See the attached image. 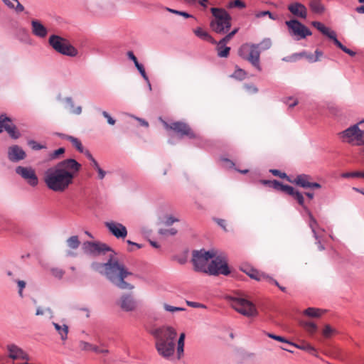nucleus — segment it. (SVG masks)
<instances>
[{
    "instance_id": "1",
    "label": "nucleus",
    "mask_w": 364,
    "mask_h": 364,
    "mask_svg": "<svg viewBox=\"0 0 364 364\" xmlns=\"http://www.w3.org/2000/svg\"><path fill=\"white\" fill-rule=\"evenodd\" d=\"M82 165L73 159H64L46 170L43 181L49 190L63 193L73 184Z\"/></svg>"
},
{
    "instance_id": "2",
    "label": "nucleus",
    "mask_w": 364,
    "mask_h": 364,
    "mask_svg": "<svg viewBox=\"0 0 364 364\" xmlns=\"http://www.w3.org/2000/svg\"><path fill=\"white\" fill-rule=\"evenodd\" d=\"M192 262L194 270L210 275H228L230 273L226 258L224 255H216L215 250L206 251L204 249L193 250Z\"/></svg>"
},
{
    "instance_id": "3",
    "label": "nucleus",
    "mask_w": 364,
    "mask_h": 364,
    "mask_svg": "<svg viewBox=\"0 0 364 364\" xmlns=\"http://www.w3.org/2000/svg\"><path fill=\"white\" fill-rule=\"evenodd\" d=\"M92 270L105 276L111 283L121 289H132L134 286L124 281V279L131 275L123 264H120L117 259L112 257L107 262L101 263L93 262L91 265Z\"/></svg>"
},
{
    "instance_id": "4",
    "label": "nucleus",
    "mask_w": 364,
    "mask_h": 364,
    "mask_svg": "<svg viewBox=\"0 0 364 364\" xmlns=\"http://www.w3.org/2000/svg\"><path fill=\"white\" fill-rule=\"evenodd\" d=\"M213 19L210 21L211 29L220 34H224L229 31L231 27L232 17L224 9L213 7L210 9Z\"/></svg>"
},
{
    "instance_id": "5",
    "label": "nucleus",
    "mask_w": 364,
    "mask_h": 364,
    "mask_svg": "<svg viewBox=\"0 0 364 364\" xmlns=\"http://www.w3.org/2000/svg\"><path fill=\"white\" fill-rule=\"evenodd\" d=\"M226 299L237 311L244 316H251L256 312L255 305L247 299L246 294L242 291H237L234 295L227 296Z\"/></svg>"
},
{
    "instance_id": "6",
    "label": "nucleus",
    "mask_w": 364,
    "mask_h": 364,
    "mask_svg": "<svg viewBox=\"0 0 364 364\" xmlns=\"http://www.w3.org/2000/svg\"><path fill=\"white\" fill-rule=\"evenodd\" d=\"M146 330L154 336L155 340L176 341V330L171 326L159 325L150 321L144 325Z\"/></svg>"
},
{
    "instance_id": "7",
    "label": "nucleus",
    "mask_w": 364,
    "mask_h": 364,
    "mask_svg": "<svg viewBox=\"0 0 364 364\" xmlns=\"http://www.w3.org/2000/svg\"><path fill=\"white\" fill-rule=\"evenodd\" d=\"M260 54L261 50L258 49V45L255 43H244L238 50L239 56L249 62L258 71H262Z\"/></svg>"
},
{
    "instance_id": "8",
    "label": "nucleus",
    "mask_w": 364,
    "mask_h": 364,
    "mask_svg": "<svg viewBox=\"0 0 364 364\" xmlns=\"http://www.w3.org/2000/svg\"><path fill=\"white\" fill-rule=\"evenodd\" d=\"M48 44L57 53L69 56L75 57L78 52L69 41L60 36L53 34L48 38Z\"/></svg>"
},
{
    "instance_id": "9",
    "label": "nucleus",
    "mask_w": 364,
    "mask_h": 364,
    "mask_svg": "<svg viewBox=\"0 0 364 364\" xmlns=\"http://www.w3.org/2000/svg\"><path fill=\"white\" fill-rule=\"evenodd\" d=\"M359 122L338 134L343 142L362 146Z\"/></svg>"
},
{
    "instance_id": "10",
    "label": "nucleus",
    "mask_w": 364,
    "mask_h": 364,
    "mask_svg": "<svg viewBox=\"0 0 364 364\" xmlns=\"http://www.w3.org/2000/svg\"><path fill=\"white\" fill-rule=\"evenodd\" d=\"M311 25L318 30L322 34L327 36L329 39L332 40L334 44L342 50L344 53L348 54L350 56H355L356 53L346 46L343 45L337 38L335 31L331 30L329 28L325 26L319 21H313Z\"/></svg>"
},
{
    "instance_id": "11",
    "label": "nucleus",
    "mask_w": 364,
    "mask_h": 364,
    "mask_svg": "<svg viewBox=\"0 0 364 364\" xmlns=\"http://www.w3.org/2000/svg\"><path fill=\"white\" fill-rule=\"evenodd\" d=\"M15 173L23 179L29 186L36 187L39 183V179L36 170L31 166H17Z\"/></svg>"
},
{
    "instance_id": "12",
    "label": "nucleus",
    "mask_w": 364,
    "mask_h": 364,
    "mask_svg": "<svg viewBox=\"0 0 364 364\" xmlns=\"http://www.w3.org/2000/svg\"><path fill=\"white\" fill-rule=\"evenodd\" d=\"M285 23L289 30L290 34L295 36V39L297 41L311 35V31L296 19L287 21Z\"/></svg>"
},
{
    "instance_id": "13",
    "label": "nucleus",
    "mask_w": 364,
    "mask_h": 364,
    "mask_svg": "<svg viewBox=\"0 0 364 364\" xmlns=\"http://www.w3.org/2000/svg\"><path fill=\"white\" fill-rule=\"evenodd\" d=\"M87 9L94 14L109 15L115 11L116 5L110 0L102 1L95 4L87 5Z\"/></svg>"
},
{
    "instance_id": "14",
    "label": "nucleus",
    "mask_w": 364,
    "mask_h": 364,
    "mask_svg": "<svg viewBox=\"0 0 364 364\" xmlns=\"http://www.w3.org/2000/svg\"><path fill=\"white\" fill-rule=\"evenodd\" d=\"M82 249L85 254L92 256H97L105 252L112 251V249L105 243L90 241L85 242Z\"/></svg>"
},
{
    "instance_id": "15",
    "label": "nucleus",
    "mask_w": 364,
    "mask_h": 364,
    "mask_svg": "<svg viewBox=\"0 0 364 364\" xmlns=\"http://www.w3.org/2000/svg\"><path fill=\"white\" fill-rule=\"evenodd\" d=\"M155 347L159 354L164 358H169L175 352V341L155 340Z\"/></svg>"
},
{
    "instance_id": "16",
    "label": "nucleus",
    "mask_w": 364,
    "mask_h": 364,
    "mask_svg": "<svg viewBox=\"0 0 364 364\" xmlns=\"http://www.w3.org/2000/svg\"><path fill=\"white\" fill-rule=\"evenodd\" d=\"M105 226L109 232L117 239H124L127 236V229L122 223L109 220L105 222Z\"/></svg>"
},
{
    "instance_id": "17",
    "label": "nucleus",
    "mask_w": 364,
    "mask_h": 364,
    "mask_svg": "<svg viewBox=\"0 0 364 364\" xmlns=\"http://www.w3.org/2000/svg\"><path fill=\"white\" fill-rule=\"evenodd\" d=\"M164 124L166 129H172L179 134L181 137L185 135L188 136L189 138L196 137L195 134L191 131L189 126L186 123L176 122L172 123L171 124H168L167 122H164Z\"/></svg>"
},
{
    "instance_id": "18",
    "label": "nucleus",
    "mask_w": 364,
    "mask_h": 364,
    "mask_svg": "<svg viewBox=\"0 0 364 364\" xmlns=\"http://www.w3.org/2000/svg\"><path fill=\"white\" fill-rule=\"evenodd\" d=\"M7 158L12 163H18L26 158V153L20 146L11 145L7 149Z\"/></svg>"
},
{
    "instance_id": "19",
    "label": "nucleus",
    "mask_w": 364,
    "mask_h": 364,
    "mask_svg": "<svg viewBox=\"0 0 364 364\" xmlns=\"http://www.w3.org/2000/svg\"><path fill=\"white\" fill-rule=\"evenodd\" d=\"M31 32L33 36L39 38H45L48 33V28L38 19L31 21Z\"/></svg>"
},
{
    "instance_id": "20",
    "label": "nucleus",
    "mask_w": 364,
    "mask_h": 364,
    "mask_svg": "<svg viewBox=\"0 0 364 364\" xmlns=\"http://www.w3.org/2000/svg\"><path fill=\"white\" fill-rule=\"evenodd\" d=\"M7 350L9 351V357L13 360L21 359L28 360L30 359L29 355L15 344L8 345Z\"/></svg>"
},
{
    "instance_id": "21",
    "label": "nucleus",
    "mask_w": 364,
    "mask_h": 364,
    "mask_svg": "<svg viewBox=\"0 0 364 364\" xmlns=\"http://www.w3.org/2000/svg\"><path fill=\"white\" fill-rule=\"evenodd\" d=\"M288 10L290 11L291 14L294 16L301 18H306L307 17V9L306 7L299 2H294L288 5Z\"/></svg>"
},
{
    "instance_id": "22",
    "label": "nucleus",
    "mask_w": 364,
    "mask_h": 364,
    "mask_svg": "<svg viewBox=\"0 0 364 364\" xmlns=\"http://www.w3.org/2000/svg\"><path fill=\"white\" fill-rule=\"evenodd\" d=\"M250 278L257 281L266 280L270 283H274L275 285H278V282L269 275L259 272V271L250 268L248 269H242Z\"/></svg>"
},
{
    "instance_id": "23",
    "label": "nucleus",
    "mask_w": 364,
    "mask_h": 364,
    "mask_svg": "<svg viewBox=\"0 0 364 364\" xmlns=\"http://www.w3.org/2000/svg\"><path fill=\"white\" fill-rule=\"evenodd\" d=\"M57 100L64 103L65 108L67 109L70 113L75 115H80L82 113V107H75L73 99L71 97L62 98L60 95H58Z\"/></svg>"
},
{
    "instance_id": "24",
    "label": "nucleus",
    "mask_w": 364,
    "mask_h": 364,
    "mask_svg": "<svg viewBox=\"0 0 364 364\" xmlns=\"http://www.w3.org/2000/svg\"><path fill=\"white\" fill-rule=\"evenodd\" d=\"M119 304L123 310L127 311H132L136 307V301L131 294H123Z\"/></svg>"
},
{
    "instance_id": "25",
    "label": "nucleus",
    "mask_w": 364,
    "mask_h": 364,
    "mask_svg": "<svg viewBox=\"0 0 364 364\" xmlns=\"http://www.w3.org/2000/svg\"><path fill=\"white\" fill-rule=\"evenodd\" d=\"M305 213L309 217L308 224L311 230L314 237L315 238L316 240L318 241V243H320V235L316 231V229L318 226V224L308 208H305Z\"/></svg>"
},
{
    "instance_id": "26",
    "label": "nucleus",
    "mask_w": 364,
    "mask_h": 364,
    "mask_svg": "<svg viewBox=\"0 0 364 364\" xmlns=\"http://www.w3.org/2000/svg\"><path fill=\"white\" fill-rule=\"evenodd\" d=\"M311 179V177L309 175L299 174L294 180H289V181L303 188H309Z\"/></svg>"
},
{
    "instance_id": "27",
    "label": "nucleus",
    "mask_w": 364,
    "mask_h": 364,
    "mask_svg": "<svg viewBox=\"0 0 364 364\" xmlns=\"http://www.w3.org/2000/svg\"><path fill=\"white\" fill-rule=\"evenodd\" d=\"M56 331L60 336L62 341H65L68 338V326L63 323L62 321L59 323H53Z\"/></svg>"
},
{
    "instance_id": "28",
    "label": "nucleus",
    "mask_w": 364,
    "mask_h": 364,
    "mask_svg": "<svg viewBox=\"0 0 364 364\" xmlns=\"http://www.w3.org/2000/svg\"><path fill=\"white\" fill-rule=\"evenodd\" d=\"M14 124L12 119L6 114L0 115V133L6 132Z\"/></svg>"
},
{
    "instance_id": "29",
    "label": "nucleus",
    "mask_w": 364,
    "mask_h": 364,
    "mask_svg": "<svg viewBox=\"0 0 364 364\" xmlns=\"http://www.w3.org/2000/svg\"><path fill=\"white\" fill-rule=\"evenodd\" d=\"M326 312V310L321 309L308 308L304 311L303 314L304 315L309 317L319 318L323 316H325Z\"/></svg>"
},
{
    "instance_id": "30",
    "label": "nucleus",
    "mask_w": 364,
    "mask_h": 364,
    "mask_svg": "<svg viewBox=\"0 0 364 364\" xmlns=\"http://www.w3.org/2000/svg\"><path fill=\"white\" fill-rule=\"evenodd\" d=\"M299 325L310 334H313L317 331L316 325L311 320H300Z\"/></svg>"
},
{
    "instance_id": "31",
    "label": "nucleus",
    "mask_w": 364,
    "mask_h": 364,
    "mask_svg": "<svg viewBox=\"0 0 364 364\" xmlns=\"http://www.w3.org/2000/svg\"><path fill=\"white\" fill-rule=\"evenodd\" d=\"M309 6L314 13L318 14H322L325 10V7L321 4L320 0H311L309 1Z\"/></svg>"
},
{
    "instance_id": "32",
    "label": "nucleus",
    "mask_w": 364,
    "mask_h": 364,
    "mask_svg": "<svg viewBox=\"0 0 364 364\" xmlns=\"http://www.w3.org/2000/svg\"><path fill=\"white\" fill-rule=\"evenodd\" d=\"M216 49L220 58H227L229 55L230 48L227 46L226 43H221V41H219Z\"/></svg>"
},
{
    "instance_id": "33",
    "label": "nucleus",
    "mask_w": 364,
    "mask_h": 364,
    "mask_svg": "<svg viewBox=\"0 0 364 364\" xmlns=\"http://www.w3.org/2000/svg\"><path fill=\"white\" fill-rule=\"evenodd\" d=\"M79 348H80L81 350L85 352L92 351L95 353V351L99 350V346L84 341H80L79 342Z\"/></svg>"
},
{
    "instance_id": "34",
    "label": "nucleus",
    "mask_w": 364,
    "mask_h": 364,
    "mask_svg": "<svg viewBox=\"0 0 364 364\" xmlns=\"http://www.w3.org/2000/svg\"><path fill=\"white\" fill-rule=\"evenodd\" d=\"M290 345L295 346L296 348L307 351L308 353L316 355V349L311 345L308 343H302L301 344L290 343Z\"/></svg>"
},
{
    "instance_id": "35",
    "label": "nucleus",
    "mask_w": 364,
    "mask_h": 364,
    "mask_svg": "<svg viewBox=\"0 0 364 364\" xmlns=\"http://www.w3.org/2000/svg\"><path fill=\"white\" fill-rule=\"evenodd\" d=\"M291 196H292L293 198L297 201V203L302 207L304 211L305 212V208L308 207L304 203V198L303 194L294 188L293 193L291 194Z\"/></svg>"
},
{
    "instance_id": "36",
    "label": "nucleus",
    "mask_w": 364,
    "mask_h": 364,
    "mask_svg": "<svg viewBox=\"0 0 364 364\" xmlns=\"http://www.w3.org/2000/svg\"><path fill=\"white\" fill-rule=\"evenodd\" d=\"M66 243L68 247L73 250L77 249L80 245L78 236L77 235H73L68 238Z\"/></svg>"
},
{
    "instance_id": "37",
    "label": "nucleus",
    "mask_w": 364,
    "mask_h": 364,
    "mask_svg": "<svg viewBox=\"0 0 364 364\" xmlns=\"http://www.w3.org/2000/svg\"><path fill=\"white\" fill-rule=\"evenodd\" d=\"M186 338L185 333H181L179 335V338L178 340V347H177V353L178 355V358H180L183 354L184 351V341Z\"/></svg>"
},
{
    "instance_id": "38",
    "label": "nucleus",
    "mask_w": 364,
    "mask_h": 364,
    "mask_svg": "<svg viewBox=\"0 0 364 364\" xmlns=\"http://www.w3.org/2000/svg\"><path fill=\"white\" fill-rule=\"evenodd\" d=\"M255 45H258V49H260L262 52L271 48L272 41L269 38H265L260 43H255Z\"/></svg>"
},
{
    "instance_id": "39",
    "label": "nucleus",
    "mask_w": 364,
    "mask_h": 364,
    "mask_svg": "<svg viewBox=\"0 0 364 364\" xmlns=\"http://www.w3.org/2000/svg\"><path fill=\"white\" fill-rule=\"evenodd\" d=\"M65 148L60 147V148L49 153L48 158L51 161L60 159V156L65 153Z\"/></svg>"
},
{
    "instance_id": "40",
    "label": "nucleus",
    "mask_w": 364,
    "mask_h": 364,
    "mask_svg": "<svg viewBox=\"0 0 364 364\" xmlns=\"http://www.w3.org/2000/svg\"><path fill=\"white\" fill-rule=\"evenodd\" d=\"M246 7V4L242 0H234L228 2L227 8L230 9L233 8L244 9Z\"/></svg>"
},
{
    "instance_id": "41",
    "label": "nucleus",
    "mask_w": 364,
    "mask_h": 364,
    "mask_svg": "<svg viewBox=\"0 0 364 364\" xmlns=\"http://www.w3.org/2000/svg\"><path fill=\"white\" fill-rule=\"evenodd\" d=\"M71 142V144H73V146L80 153H83L84 152V147L81 143V141L76 137L75 136H71V138H70V141Z\"/></svg>"
},
{
    "instance_id": "42",
    "label": "nucleus",
    "mask_w": 364,
    "mask_h": 364,
    "mask_svg": "<svg viewBox=\"0 0 364 364\" xmlns=\"http://www.w3.org/2000/svg\"><path fill=\"white\" fill-rule=\"evenodd\" d=\"M9 136L14 139H17L21 136L19 131L16 129V125L14 124L10 128L6 130Z\"/></svg>"
},
{
    "instance_id": "43",
    "label": "nucleus",
    "mask_w": 364,
    "mask_h": 364,
    "mask_svg": "<svg viewBox=\"0 0 364 364\" xmlns=\"http://www.w3.org/2000/svg\"><path fill=\"white\" fill-rule=\"evenodd\" d=\"M179 219L171 215H166L164 218V224L166 226H171L174 223L178 222Z\"/></svg>"
},
{
    "instance_id": "44",
    "label": "nucleus",
    "mask_w": 364,
    "mask_h": 364,
    "mask_svg": "<svg viewBox=\"0 0 364 364\" xmlns=\"http://www.w3.org/2000/svg\"><path fill=\"white\" fill-rule=\"evenodd\" d=\"M341 177H343V178H358V177L364 178V172L353 171V172L343 173L341 174Z\"/></svg>"
},
{
    "instance_id": "45",
    "label": "nucleus",
    "mask_w": 364,
    "mask_h": 364,
    "mask_svg": "<svg viewBox=\"0 0 364 364\" xmlns=\"http://www.w3.org/2000/svg\"><path fill=\"white\" fill-rule=\"evenodd\" d=\"M164 309L165 311L170 312L172 314H174L175 313L178 312V311H183L186 310L184 308L176 307V306H173L169 304H164Z\"/></svg>"
},
{
    "instance_id": "46",
    "label": "nucleus",
    "mask_w": 364,
    "mask_h": 364,
    "mask_svg": "<svg viewBox=\"0 0 364 364\" xmlns=\"http://www.w3.org/2000/svg\"><path fill=\"white\" fill-rule=\"evenodd\" d=\"M301 58L304 57L309 63H314L318 62V58L314 57V54L303 51L300 53Z\"/></svg>"
},
{
    "instance_id": "47",
    "label": "nucleus",
    "mask_w": 364,
    "mask_h": 364,
    "mask_svg": "<svg viewBox=\"0 0 364 364\" xmlns=\"http://www.w3.org/2000/svg\"><path fill=\"white\" fill-rule=\"evenodd\" d=\"M230 76L235 79L242 80L245 79L246 76V72L242 69L238 68Z\"/></svg>"
},
{
    "instance_id": "48",
    "label": "nucleus",
    "mask_w": 364,
    "mask_h": 364,
    "mask_svg": "<svg viewBox=\"0 0 364 364\" xmlns=\"http://www.w3.org/2000/svg\"><path fill=\"white\" fill-rule=\"evenodd\" d=\"M28 144L33 150H35V151H38V150H41V149H43L46 148V146L45 145L41 144L35 140H29L28 141Z\"/></svg>"
},
{
    "instance_id": "49",
    "label": "nucleus",
    "mask_w": 364,
    "mask_h": 364,
    "mask_svg": "<svg viewBox=\"0 0 364 364\" xmlns=\"http://www.w3.org/2000/svg\"><path fill=\"white\" fill-rule=\"evenodd\" d=\"M36 314L37 316H45L46 317H52V311L49 308L42 309L38 308L36 310Z\"/></svg>"
},
{
    "instance_id": "50",
    "label": "nucleus",
    "mask_w": 364,
    "mask_h": 364,
    "mask_svg": "<svg viewBox=\"0 0 364 364\" xmlns=\"http://www.w3.org/2000/svg\"><path fill=\"white\" fill-rule=\"evenodd\" d=\"M301 58L300 53H295L290 55L284 57L282 60L284 62H296Z\"/></svg>"
},
{
    "instance_id": "51",
    "label": "nucleus",
    "mask_w": 364,
    "mask_h": 364,
    "mask_svg": "<svg viewBox=\"0 0 364 364\" xmlns=\"http://www.w3.org/2000/svg\"><path fill=\"white\" fill-rule=\"evenodd\" d=\"M195 33L197 36L199 38L204 39V40H209L211 39L210 36L208 34V32L202 30L201 28H198L195 31Z\"/></svg>"
},
{
    "instance_id": "52",
    "label": "nucleus",
    "mask_w": 364,
    "mask_h": 364,
    "mask_svg": "<svg viewBox=\"0 0 364 364\" xmlns=\"http://www.w3.org/2000/svg\"><path fill=\"white\" fill-rule=\"evenodd\" d=\"M50 272L53 277L58 279H61L65 274V271L60 268H52Z\"/></svg>"
},
{
    "instance_id": "53",
    "label": "nucleus",
    "mask_w": 364,
    "mask_h": 364,
    "mask_svg": "<svg viewBox=\"0 0 364 364\" xmlns=\"http://www.w3.org/2000/svg\"><path fill=\"white\" fill-rule=\"evenodd\" d=\"M336 331L329 325L325 326L323 330V336L326 338H330L335 333Z\"/></svg>"
},
{
    "instance_id": "54",
    "label": "nucleus",
    "mask_w": 364,
    "mask_h": 364,
    "mask_svg": "<svg viewBox=\"0 0 364 364\" xmlns=\"http://www.w3.org/2000/svg\"><path fill=\"white\" fill-rule=\"evenodd\" d=\"M220 160L223 162V166L225 168H235V163L231 161L230 159L225 157H221Z\"/></svg>"
},
{
    "instance_id": "55",
    "label": "nucleus",
    "mask_w": 364,
    "mask_h": 364,
    "mask_svg": "<svg viewBox=\"0 0 364 364\" xmlns=\"http://www.w3.org/2000/svg\"><path fill=\"white\" fill-rule=\"evenodd\" d=\"M166 10L168 11H169L170 13L180 15L185 18H193V17L192 15H191L188 13L185 12V11H181L175 10V9H170V8H166Z\"/></svg>"
},
{
    "instance_id": "56",
    "label": "nucleus",
    "mask_w": 364,
    "mask_h": 364,
    "mask_svg": "<svg viewBox=\"0 0 364 364\" xmlns=\"http://www.w3.org/2000/svg\"><path fill=\"white\" fill-rule=\"evenodd\" d=\"M294 190V187L282 183L279 191L291 196V194L293 193Z\"/></svg>"
},
{
    "instance_id": "57",
    "label": "nucleus",
    "mask_w": 364,
    "mask_h": 364,
    "mask_svg": "<svg viewBox=\"0 0 364 364\" xmlns=\"http://www.w3.org/2000/svg\"><path fill=\"white\" fill-rule=\"evenodd\" d=\"M139 73L141 74V77L145 81H148V75L146 73L145 69L142 64L138 63L135 65Z\"/></svg>"
},
{
    "instance_id": "58",
    "label": "nucleus",
    "mask_w": 364,
    "mask_h": 364,
    "mask_svg": "<svg viewBox=\"0 0 364 364\" xmlns=\"http://www.w3.org/2000/svg\"><path fill=\"white\" fill-rule=\"evenodd\" d=\"M159 233L162 235H175L177 233V230L175 228L159 229Z\"/></svg>"
},
{
    "instance_id": "59",
    "label": "nucleus",
    "mask_w": 364,
    "mask_h": 364,
    "mask_svg": "<svg viewBox=\"0 0 364 364\" xmlns=\"http://www.w3.org/2000/svg\"><path fill=\"white\" fill-rule=\"evenodd\" d=\"M102 116L107 119V123L109 125H114L116 120L112 117V116L106 111H102Z\"/></svg>"
},
{
    "instance_id": "60",
    "label": "nucleus",
    "mask_w": 364,
    "mask_h": 364,
    "mask_svg": "<svg viewBox=\"0 0 364 364\" xmlns=\"http://www.w3.org/2000/svg\"><path fill=\"white\" fill-rule=\"evenodd\" d=\"M267 335L268 337H269L272 339H274L276 341H278L279 342L287 343L289 345H290V343H291V342L288 341L287 340L285 339V338H284L282 336H277V335H274V334L270 333H267Z\"/></svg>"
},
{
    "instance_id": "61",
    "label": "nucleus",
    "mask_w": 364,
    "mask_h": 364,
    "mask_svg": "<svg viewBox=\"0 0 364 364\" xmlns=\"http://www.w3.org/2000/svg\"><path fill=\"white\" fill-rule=\"evenodd\" d=\"M269 16V18L272 19V20H275L277 18L269 11H260L259 13H257L256 14V17L257 18H260V17H262V16Z\"/></svg>"
},
{
    "instance_id": "62",
    "label": "nucleus",
    "mask_w": 364,
    "mask_h": 364,
    "mask_svg": "<svg viewBox=\"0 0 364 364\" xmlns=\"http://www.w3.org/2000/svg\"><path fill=\"white\" fill-rule=\"evenodd\" d=\"M16 282L18 287V294L21 297H23V290L26 287V282L23 280H14Z\"/></svg>"
},
{
    "instance_id": "63",
    "label": "nucleus",
    "mask_w": 364,
    "mask_h": 364,
    "mask_svg": "<svg viewBox=\"0 0 364 364\" xmlns=\"http://www.w3.org/2000/svg\"><path fill=\"white\" fill-rule=\"evenodd\" d=\"M270 172L274 176H279L281 178H287L288 181L290 180L285 173H282L280 171H279L277 169H271Z\"/></svg>"
},
{
    "instance_id": "64",
    "label": "nucleus",
    "mask_w": 364,
    "mask_h": 364,
    "mask_svg": "<svg viewBox=\"0 0 364 364\" xmlns=\"http://www.w3.org/2000/svg\"><path fill=\"white\" fill-rule=\"evenodd\" d=\"M359 124L360 126V135H361V144L362 146L364 145V119L359 122Z\"/></svg>"
}]
</instances>
